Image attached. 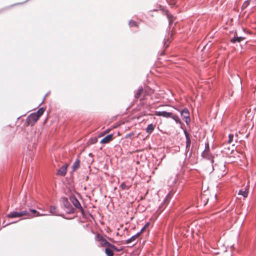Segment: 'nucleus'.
<instances>
[{"instance_id":"nucleus-5","label":"nucleus","mask_w":256,"mask_h":256,"mask_svg":"<svg viewBox=\"0 0 256 256\" xmlns=\"http://www.w3.org/2000/svg\"><path fill=\"white\" fill-rule=\"evenodd\" d=\"M70 200L72 203L73 204V205L74 206V208L78 209L80 210V211L81 212L82 214H84V210L80 202L74 196H72L70 197Z\"/></svg>"},{"instance_id":"nucleus-17","label":"nucleus","mask_w":256,"mask_h":256,"mask_svg":"<svg viewBox=\"0 0 256 256\" xmlns=\"http://www.w3.org/2000/svg\"><path fill=\"white\" fill-rule=\"evenodd\" d=\"M132 185L131 184H128L126 182H123L120 186V188L122 190H128L130 188Z\"/></svg>"},{"instance_id":"nucleus-10","label":"nucleus","mask_w":256,"mask_h":256,"mask_svg":"<svg viewBox=\"0 0 256 256\" xmlns=\"http://www.w3.org/2000/svg\"><path fill=\"white\" fill-rule=\"evenodd\" d=\"M30 210L32 214H35V215L32 216V215L28 213V214L27 215L28 216V218H32L34 216H44L48 215V214H40L39 212H37L36 210L30 209Z\"/></svg>"},{"instance_id":"nucleus-30","label":"nucleus","mask_w":256,"mask_h":256,"mask_svg":"<svg viewBox=\"0 0 256 256\" xmlns=\"http://www.w3.org/2000/svg\"><path fill=\"white\" fill-rule=\"evenodd\" d=\"M177 178H174L173 180L172 183L173 184H175L176 182Z\"/></svg>"},{"instance_id":"nucleus-34","label":"nucleus","mask_w":256,"mask_h":256,"mask_svg":"<svg viewBox=\"0 0 256 256\" xmlns=\"http://www.w3.org/2000/svg\"><path fill=\"white\" fill-rule=\"evenodd\" d=\"M170 196V194H168V195H167L166 197L168 198V196Z\"/></svg>"},{"instance_id":"nucleus-18","label":"nucleus","mask_w":256,"mask_h":256,"mask_svg":"<svg viewBox=\"0 0 256 256\" xmlns=\"http://www.w3.org/2000/svg\"><path fill=\"white\" fill-rule=\"evenodd\" d=\"M155 125L152 124H148L146 128V132L148 134H151L154 130Z\"/></svg>"},{"instance_id":"nucleus-31","label":"nucleus","mask_w":256,"mask_h":256,"mask_svg":"<svg viewBox=\"0 0 256 256\" xmlns=\"http://www.w3.org/2000/svg\"><path fill=\"white\" fill-rule=\"evenodd\" d=\"M114 248H112V249H114V250H116V251H117V252L120 251V250H119L118 249V248H116L115 246H114Z\"/></svg>"},{"instance_id":"nucleus-35","label":"nucleus","mask_w":256,"mask_h":256,"mask_svg":"<svg viewBox=\"0 0 256 256\" xmlns=\"http://www.w3.org/2000/svg\"><path fill=\"white\" fill-rule=\"evenodd\" d=\"M60 216H63L62 214H60Z\"/></svg>"},{"instance_id":"nucleus-23","label":"nucleus","mask_w":256,"mask_h":256,"mask_svg":"<svg viewBox=\"0 0 256 256\" xmlns=\"http://www.w3.org/2000/svg\"><path fill=\"white\" fill-rule=\"evenodd\" d=\"M140 235V232H138L136 234L134 235L132 237H131L130 239L127 240V243L130 242L134 240L136 238H138Z\"/></svg>"},{"instance_id":"nucleus-22","label":"nucleus","mask_w":256,"mask_h":256,"mask_svg":"<svg viewBox=\"0 0 256 256\" xmlns=\"http://www.w3.org/2000/svg\"><path fill=\"white\" fill-rule=\"evenodd\" d=\"M238 194L242 196L244 198H246L248 194V190L247 189L245 190H239Z\"/></svg>"},{"instance_id":"nucleus-14","label":"nucleus","mask_w":256,"mask_h":256,"mask_svg":"<svg viewBox=\"0 0 256 256\" xmlns=\"http://www.w3.org/2000/svg\"><path fill=\"white\" fill-rule=\"evenodd\" d=\"M113 138V134H110L106 136L100 141V143L102 144H107L110 142Z\"/></svg>"},{"instance_id":"nucleus-29","label":"nucleus","mask_w":256,"mask_h":256,"mask_svg":"<svg viewBox=\"0 0 256 256\" xmlns=\"http://www.w3.org/2000/svg\"><path fill=\"white\" fill-rule=\"evenodd\" d=\"M234 138V135L232 134H230L228 135V143L230 144L232 140Z\"/></svg>"},{"instance_id":"nucleus-28","label":"nucleus","mask_w":256,"mask_h":256,"mask_svg":"<svg viewBox=\"0 0 256 256\" xmlns=\"http://www.w3.org/2000/svg\"><path fill=\"white\" fill-rule=\"evenodd\" d=\"M129 25L130 27H132V26H138V24H137V22L135 21H134V20H130V22H129Z\"/></svg>"},{"instance_id":"nucleus-11","label":"nucleus","mask_w":256,"mask_h":256,"mask_svg":"<svg viewBox=\"0 0 256 256\" xmlns=\"http://www.w3.org/2000/svg\"><path fill=\"white\" fill-rule=\"evenodd\" d=\"M143 94L144 88L142 86H140L136 90L134 91V98H139Z\"/></svg>"},{"instance_id":"nucleus-21","label":"nucleus","mask_w":256,"mask_h":256,"mask_svg":"<svg viewBox=\"0 0 256 256\" xmlns=\"http://www.w3.org/2000/svg\"><path fill=\"white\" fill-rule=\"evenodd\" d=\"M171 116H170V118H172L176 122V123L181 124L182 122L178 115L173 114L172 112Z\"/></svg>"},{"instance_id":"nucleus-2","label":"nucleus","mask_w":256,"mask_h":256,"mask_svg":"<svg viewBox=\"0 0 256 256\" xmlns=\"http://www.w3.org/2000/svg\"><path fill=\"white\" fill-rule=\"evenodd\" d=\"M212 164L213 171L218 177H222L226 174V166L222 162Z\"/></svg>"},{"instance_id":"nucleus-8","label":"nucleus","mask_w":256,"mask_h":256,"mask_svg":"<svg viewBox=\"0 0 256 256\" xmlns=\"http://www.w3.org/2000/svg\"><path fill=\"white\" fill-rule=\"evenodd\" d=\"M155 115L156 116H162L166 118H170V116H172V112H167L166 111H159L156 112Z\"/></svg>"},{"instance_id":"nucleus-13","label":"nucleus","mask_w":256,"mask_h":256,"mask_svg":"<svg viewBox=\"0 0 256 256\" xmlns=\"http://www.w3.org/2000/svg\"><path fill=\"white\" fill-rule=\"evenodd\" d=\"M202 156L204 158L210 160L211 163L212 164H214V161L213 160V156L210 154V152H206L204 154V152H202Z\"/></svg>"},{"instance_id":"nucleus-19","label":"nucleus","mask_w":256,"mask_h":256,"mask_svg":"<svg viewBox=\"0 0 256 256\" xmlns=\"http://www.w3.org/2000/svg\"><path fill=\"white\" fill-rule=\"evenodd\" d=\"M80 166V160L78 159L76 160L74 162V163L72 168V170L74 171L78 169Z\"/></svg>"},{"instance_id":"nucleus-7","label":"nucleus","mask_w":256,"mask_h":256,"mask_svg":"<svg viewBox=\"0 0 256 256\" xmlns=\"http://www.w3.org/2000/svg\"><path fill=\"white\" fill-rule=\"evenodd\" d=\"M180 115L183 120L187 124H188L190 122V113L188 108H185L180 111Z\"/></svg>"},{"instance_id":"nucleus-6","label":"nucleus","mask_w":256,"mask_h":256,"mask_svg":"<svg viewBox=\"0 0 256 256\" xmlns=\"http://www.w3.org/2000/svg\"><path fill=\"white\" fill-rule=\"evenodd\" d=\"M28 214V212L26 210H24L20 212H10L7 215V217L8 218H15L21 217L24 216Z\"/></svg>"},{"instance_id":"nucleus-3","label":"nucleus","mask_w":256,"mask_h":256,"mask_svg":"<svg viewBox=\"0 0 256 256\" xmlns=\"http://www.w3.org/2000/svg\"><path fill=\"white\" fill-rule=\"evenodd\" d=\"M61 200L66 213L72 214H74L76 212V208L72 207L68 198H62Z\"/></svg>"},{"instance_id":"nucleus-32","label":"nucleus","mask_w":256,"mask_h":256,"mask_svg":"<svg viewBox=\"0 0 256 256\" xmlns=\"http://www.w3.org/2000/svg\"><path fill=\"white\" fill-rule=\"evenodd\" d=\"M145 228V226H144L141 230L139 232H140V234L142 233V232L144 231V230Z\"/></svg>"},{"instance_id":"nucleus-15","label":"nucleus","mask_w":256,"mask_h":256,"mask_svg":"<svg viewBox=\"0 0 256 256\" xmlns=\"http://www.w3.org/2000/svg\"><path fill=\"white\" fill-rule=\"evenodd\" d=\"M144 97L146 96H151L154 93V90L148 86H146L144 89Z\"/></svg>"},{"instance_id":"nucleus-26","label":"nucleus","mask_w":256,"mask_h":256,"mask_svg":"<svg viewBox=\"0 0 256 256\" xmlns=\"http://www.w3.org/2000/svg\"><path fill=\"white\" fill-rule=\"evenodd\" d=\"M251 0H248L245 1L242 6V8L244 9L246 8L250 4V2Z\"/></svg>"},{"instance_id":"nucleus-33","label":"nucleus","mask_w":256,"mask_h":256,"mask_svg":"<svg viewBox=\"0 0 256 256\" xmlns=\"http://www.w3.org/2000/svg\"><path fill=\"white\" fill-rule=\"evenodd\" d=\"M164 46H166V48H167L168 46V44L166 45V44L165 42L164 44Z\"/></svg>"},{"instance_id":"nucleus-24","label":"nucleus","mask_w":256,"mask_h":256,"mask_svg":"<svg viewBox=\"0 0 256 256\" xmlns=\"http://www.w3.org/2000/svg\"><path fill=\"white\" fill-rule=\"evenodd\" d=\"M166 14L168 18V19L170 24H171L172 22H174V16L170 14L168 11L166 12Z\"/></svg>"},{"instance_id":"nucleus-16","label":"nucleus","mask_w":256,"mask_h":256,"mask_svg":"<svg viewBox=\"0 0 256 256\" xmlns=\"http://www.w3.org/2000/svg\"><path fill=\"white\" fill-rule=\"evenodd\" d=\"M49 212L52 214L58 216L59 215L56 208L54 206H51L49 208Z\"/></svg>"},{"instance_id":"nucleus-27","label":"nucleus","mask_w":256,"mask_h":256,"mask_svg":"<svg viewBox=\"0 0 256 256\" xmlns=\"http://www.w3.org/2000/svg\"><path fill=\"white\" fill-rule=\"evenodd\" d=\"M210 152V146L208 142L205 143V148L204 150L202 152H204V154L206 152Z\"/></svg>"},{"instance_id":"nucleus-4","label":"nucleus","mask_w":256,"mask_h":256,"mask_svg":"<svg viewBox=\"0 0 256 256\" xmlns=\"http://www.w3.org/2000/svg\"><path fill=\"white\" fill-rule=\"evenodd\" d=\"M95 239L96 241L100 242V245L102 246H107L110 248H115L114 245L111 244L108 242L103 236L100 234H98L96 236Z\"/></svg>"},{"instance_id":"nucleus-9","label":"nucleus","mask_w":256,"mask_h":256,"mask_svg":"<svg viewBox=\"0 0 256 256\" xmlns=\"http://www.w3.org/2000/svg\"><path fill=\"white\" fill-rule=\"evenodd\" d=\"M68 165L65 164L61 166L57 172V174L64 176L66 173Z\"/></svg>"},{"instance_id":"nucleus-25","label":"nucleus","mask_w":256,"mask_h":256,"mask_svg":"<svg viewBox=\"0 0 256 256\" xmlns=\"http://www.w3.org/2000/svg\"><path fill=\"white\" fill-rule=\"evenodd\" d=\"M105 252L107 256H114V254L113 251L110 248H106Z\"/></svg>"},{"instance_id":"nucleus-1","label":"nucleus","mask_w":256,"mask_h":256,"mask_svg":"<svg viewBox=\"0 0 256 256\" xmlns=\"http://www.w3.org/2000/svg\"><path fill=\"white\" fill-rule=\"evenodd\" d=\"M44 109L41 108L36 112L30 114L26 118L28 125L32 126L38 121L40 116L44 114Z\"/></svg>"},{"instance_id":"nucleus-20","label":"nucleus","mask_w":256,"mask_h":256,"mask_svg":"<svg viewBox=\"0 0 256 256\" xmlns=\"http://www.w3.org/2000/svg\"><path fill=\"white\" fill-rule=\"evenodd\" d=\"M244 37H242V36H237V37H234V38L231 39L230 41L232 42V43H236V42H242V40H244Z\"/></svg>"},{"instance_id":"nucleus-12","label":"nucleus","mask_w":256,"mask_h":256,"mask_svg":"<svg viewBox=\"0 0 256 256\" xmlns=\"http://www.w3.org/2000/svg\"><path fill=\"white\" fill-rule=\"evenodd\" d=\"M184 134L186 138V149L189 148L191 144V140L190 135L186 130H184Z\"/></svg>"}]
</instances>
